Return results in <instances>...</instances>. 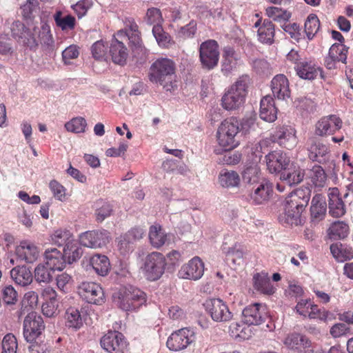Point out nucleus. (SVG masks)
Wrapping results in <instances>:
<instances>
[{"label": "nucleus", "instance_id": "nucleus-1", "mask_svg": "<svg viewBox=\"0 0 353 353\" xmlns=\"http://www.w3.org/2000/svg\"><path fill=\"white\" fill-rule=\"evenodd\" d=\"M310 200V190H296L285 198L283 204V213L280 215V221L290 225L301 223V215Z\"/></svg>", "mask_w": 353, "mask_h": 353}, {"label": "nucleus", "instance_id": "nucleus-2", "mask_svg": "<svg viewBox=\"0 0 353 353\" xmlns=\"http://www.w3.org/2000/svg\"><path fill=\"white\" fill-rule=\"evenodd\" d=\"M175 71L176 65L172 60L159 59L152 64L148 77L153 83L163 86L166 91H171L176 86Z\"/></svg>", "mask_w": 353, "mask_h": 353}, {"label": "nucleus", "instance_id": "nucleus-3", "mask_svg": "<svg viewBox=\"0 0 353 353\" xmlns=\"http://www.w3.org/2000/svg\"><path fill=\"white\" fill-rule=\"evenodd\" d=\"M239 121L234 117L227 119L221 122L216 132L217 142L221 148L214 149L216 154H221L223 151L231 150L239 145Z\"/></svg>", "mask_w": 353, "mask_h": 353}, {"label": "nucleus", "instance_id": "nucleus-4", "mask_svg": "<svg viewBox=\"0 0 353 353\" xmlns=\"http://www.w3.org/2000/svg\"><path fill=\"white\" fill-rule=\"evenodd\" d=\"M250 83L251 79L248 75L239 77L223 96L221 99L223 108L227 110L239 108L245 101Z\"/></svg>", "mask_w": 353, "mask_h": 353}, {"label": "nucleus", "instance_id": "nucleus-5", "mask_svg": "<svg viewBox=\"0 0 353 353\" xmlns=\"http://www.w3.org/2000/svg\"><path fill=\"white\" fill-rule=\"evenodd\" d=\"M165 266L166 261L163 254L161 252H152L143 259L141 269L147 280L154 281L159 279L164 274Z\"/></svg>", "mask_w": 353, "mask_h": 353}, {"label": "nucleus", "instance_id": "nucleus-6", "mask_svg": "<svg viewBox=\"0 0 353 353\" xmlns=\"http://www.w3.org/2000/svg\"><path fill=\"white\" fill-rule=\"evenodd\" d=\"M145 294L141 290L130 288L120 292L118 305L125 311L134 310L145 302Z\"/></svg>", "mask_w": 353, "mask_h": 353}, {"label": "nucleus", "instance_id": "nucleus-7", "mask_svg": "<svg viewBox=\"0 0 353 353\" xmlns=\"http://www.w3.org/2000/svg\"><path fill=\"white\" fill-rule=\"evenodd\" d=\"M199 59L202 67L207 70H212L218 65L219 50L216 41L209 39L201 43Z\"/></svg>", "mask_w": 353, "mask_h": 353}, {"label": "nucleus", "instance_id": "nucleus-8", "mask_svg": "<svg viewBox=\"0 0 353 353\" xmlns=\"http://www.w3.org/2000/svg\"><path fill=\"white\" fill-rule=\"evenodd\" d=\"M205 310L215 322L225 323L231 321L233 314L225 302L220 299H208L204 303Z\"/></svg>", "mask_w": 353, "mask_h": 353}, {"label": "nucleus", "instance_id": "nucleus-9", "mask_svg": "<svg viewBox=\"0 0 353 353\" xmlns=\"http://www.w3.org/2000/svg\"><path fill=\"white\" fill-rule=\"evenodd\" d=\"M77 292L88 303L101 305L105 302L103 288L97 283L83 282L78 286Z\"/></svg>", "mask_w": 353, "mask_h": 353}, {"label": "nucleus", "instance_id": "nucleus-10", "mask_svg": "<svg viewBox=\"0 0 353 353\" xmlns=\"http://www.w3.org/2000/svg\"><path fill=\"white\" fill-rule=\"evenodd\" d=\"M125 24L124 30H119L117 37L121 40H129L133 51L143 52L144 48L137 24L131 19L127 20Z\"/></svg>", "mask_w": 353, "mask_h": 353}, {"label": "nucleus", "instance_id": "nucleus-11", "mask_svg": "<svg viewBox=\"0 0 353 353\" xmlns=\"http://www.w3.org/2000/svg\"><path fill=\"white\" fill-rule=\"evenodd\" d=\"M45 328L43 319L34 312L28 314L23 321V336L28 342L35 340Z\"/></svg>", "mask_w": 353, "mask_h": 353}, {"label": "nucleus", "instance_id": "nucleus-12", "mask_svg": "<svg viewBox=\"0 0 353 353\" xmlns=\"http://www.w3.org/2000/svg\"><path fill=\"white\" fill-rule=\"evenodd\" d=\"M194 333L188 328H182L172 333L167 341V347L172 351L186 348L194 340Z\"/></svg>", "mask_w": 353, "mask_h": 353}, {"label": "nucleus", "instance_id": "nucleus-13", "mask_svg": "<svg viewBox=\"0 0 353 353\" xmlns=\"http://www.w3.org/2000/svg\"><path fill=\"white\" fill-rule=\"evenodd\" d=\"M109 241L110 233L106 230L87 231L79 235L80 243L88 248H102L106 245Z\"/></svg>", "mask_w": 353, "mask_h": 353}, {"label": "nucleus", "instance_id": "nucleus-14", "mask_svg": "<svg viewBox=\"0 0 353 353\" xmlns=\"http://www.w3.org/2000/svg\"><path fill=\"white\" fill-rule=\"evenodd\" d=\"M12 37L23 45L33 48L37 46V40L33 34V30L26 28L23 23L17 21L11 25Z\"/></svg>", "mask_w": 353, "mask_h": 353}, {"label": "nucleus", "instance_id": "nucleus-15", "mask_svg": "<svg viewBox=\"0 0 353 353\" xmlns=\"http://www.w3.org/2000/svg\"><path fill=\"white\" fill-rule=\"evenodd\" d=\"M342 123L341 119L336 115L324 117L316 123L315 133L321 137L333 134L341 128Z\"/></svg>", "mask_w": 353, "mask_h": 353}, {"label": "nucleus", "instance_id": "nucleus-16", "mask_svg": "<svg viewBox=\"0 0 353 353\" xmlns=\"http://www.w3.org/2000/svg\"><path fill=\"white\" fill-rule=\"evenodd\" d=\"M265 318V307L259 303L247 306L242 312L243 321L248 325H260L264 322Z\"/></svg>", "mask_w": 353, "mask_h": 353}, {"label": "nucleus", "instance_id": "nucleus-17", "mask_svg": "<svg viewBox=\"0 0 353 353\" xmlns=\"http://www.w3.org/2000/svg\"><path fill=\"white\" fill-rule=\"evenodd\" d=\"M204 272V264L198 256L192 259L188 263L182 265L179 271V276L185 279L198 280Z\"/></svg>", "mask_w": 353, "mask_h": 353}, {"label": "nucleus", "instance_id": "nucleus-18", "mask_svg": "<svg viewBox=\"0 0 353 353\" xmlns=\"http://www.w3.org/2000/svg\"><path fill=\"white\" fill-rule=\"evenodd\" d=\"M143 230L141 228H132L118 239V249L123 255H126L134 250L135 242L142 239Z\"/></svg>", "mask_w": 353, "mask_h": 353}, {"label": "nucleus", "instance_id": "nucleus-19", "mask_svg": "<svg viewBox=\"0 0 353 353\" xmlns=\"http://www.w3.org/2000/svg\"><path fill=\"white\" fill-rule=\"evenodd\" d=\"M15 253L21 260L28 263H32L38 259L40 251L34 243L29 240H23L16 246Z\"/></svg>", "mask_w": 353, "mask_h": 353}, {"label": "nucleus", "instance_id": "nucleus-20", "mask_svg": "<svg viewBox=\"0 0 353 353\" xmlns=\"http://www.w3.org/2000/svg\"><path fill=\"white\" fill-rule=\"evenodd\" d=\"M327 196L330 214L335 218L343 216L346 212V208L339 195V189L337 188H329Z\"/></svg>", "mask_w": 353, "mask_h": 353}, {"label": "nucleus", "instance_id": "nucleus-21", "mask_svg": "<svg viewBox=\"0 0 353 353\" xmlns=\"http://www.w3.org/2000/svg\"><path fill=\"white\" fill-rule=\"evenodd\" d=\"M267 168L270 173H279L289 165L290 159L280 151H274L265 155Z\"/></svg>", "mask_w": 353, "mask_h": 353}, {"label": "nucleus", "instance_id": "nucleus-22", "mask_svg": "<svg viewBox=\"0 0 353 353\" xmlns=\"http://www.w3.org/2000/svg\"><path fill=\"white\" fill-rule=\"evenodd\" d=\"M307 151L310 159L313 161L322 163L328 159V147L314 138L309 139Z\"/></svg>", "mask_w": 353, "mask_h": 353}, {"label": "nucleus", "instance_id": "nucleus-23", "mask_svg": "<svg viewBox=\"0 0 353 353\" xmlns=\"http://www.w3.org/2000/svg\"><path fill=\"white\" fill-rule=\"evenodd\" d=\"M275 138L280 145L288 149H293L297 144L296 130L291 126L283 125L275 132Z\"/></svg>", "mask_w": 353, "mask_h": 353}, {"label": "nucleus", "instance_id": "nucleus-24", "mask_svg": "<svg viewBox=\"0 0 353 353\" xmlns=\"http://www.w3.org/2000/svg\"><path fill=\"white\" fill-rule=\"evenodd\" d=\"M109 53L114 63L123 65L126 63L128 50L123 44V40L117 37V34L110 43Z\"/></svg>", "mask_w": 353, "mask_h": 353}, {"label": "nucleus", "instance_id": "nucleus-25", "mask_svg": "<svg viewBox=\"0 0 353 353\" xmlns=\"http://www.w3.org/2000/svg\"><path fill=\"white\" fill-rule=\"evenodd\" d=\"M306 179L310 181V185L317 191H321L328 183L327 174L321 166L317 165H314L307 171Z\"/></svg>", "mask_w": 353, "mask_h": 353}, {"label": "nucleus", "instance_id": "nucleus-26", "mask_svg": "<svg viewBox=\"0 0 353 353\" xmlns=\"http://www.w3.org/2000/svg\"><path fill=\"white\" fill-rule=\"evenodd\" d=\"M32 30L33 34H34L37 38V43L39 41L46 50L52 52L54 50V44L50 26L43 23L41 24L40 27L34 26Z\"/></svg>", "mask_w": 353, "mask_h": 353}, {"label": "nucleus", "instance_id": "nucleus-27", "mask_svg": "<svg viewBox=\"0 0 353 353\" xmlns=\"http://www.w3.org/2000/svg\"><path fill=\"white\" fill-rule=\"evenodd\" d=\"M305 175L304 170L301 169L296 163H289V165L281 173L280 179L289 185L300 183Z\"/></svg>", "mask_w": 353, "mask_h": 353}, {"label": "nucleus", "instance_id": "nucleus-28", "mask_svg": "<svg viewBox=\"0 0 353 353\" xmlns=\"http://www.w3.org/2000/svg\"><path fill=\"white\" fill-rule=\"evenodd\" d=\"M272 91L278 99L285 100L290 97L289 81L284 74L276 75L271 81Z\"/></svg>", "mask_w": 353, "mask_h": 353}, {"label": "nucleus", "instance_id": "nucleus-29", "mask_svg": "<svg viewBox=\"0 0 353 353\" xmlns=\"http://www.w3.org/2000/svg\"><path fill=\"white\" fill-rule=\"evenodd\" d=\"M261 19H259L254 24V27L258 28V39L263 43L271 45L274 42L275 34L274 26L272 21L265 19L261 24Z\"/></svg>", "mask_w": 353, "mask_h": 353}, {"label": "nucleus", "instance_id": "nucleus-30", "mask_svg": "<svg viewBox=\"0 0 353 353\" xmlns=\"http://www.w3.org/2000/svg\"><path fill=\"white\" fill-rule=\"evenodd\" d=\"M123 344V334L117 331L108 332L101 339V347L108 352L119 351Z\"/></svg>", "mask_w": 353, "mask_h": 353}, {"label": "nucleus", "instance_id": "nucleus-31", "mask_svg": "<svg viewBox=\"0 0 353 353\" xmlns=\"http://www.w3.org/2000/svg\"><path fill=\"white\" fill-rule=\"evenodd\" d=\"M283 343L289 349L298 352L309 349L312 345L307 337L296 332L288 334L283 340Z\"/></svg>", "mask_w": 353, "mask_h": 353}, {"label": "nucleus", "instance_id": "nucleus-32", "mask_svg": "<svg viewBox=\"0 0 353 353\" xmlns=\"http://www.w3.org/2000/svg\"><path fill=\"white\" fill-rule=\"evenodd\" d=\"M259 115L261 119L268 122H273L276 119L277 108L271 96L267 95L261 100Z\"/></svg>", "mask_w": 353, "mask_h": 353}, {"label": "nucleus", "instance_id": "nucleus-33", "mask_svg": "<svg viewBox=\"0 0 353 353\" xmlns=\"http://www.w3.org/2000/svg\"><path fill=\"white\" fill-rule=\"evenodd\" d=\"M241 63V57L233 48L225 47L223 50L222 72L228 74Z\"/></svg>", "mask_w": 353, "mask_h": 353}, {"label": "nucleus", "instance_id": "nucleus-34", "mask_svg": "<svg viewBox=\"0 0 353 353\" xmlns=\"http://www.w3.org/2000/svg\"><path fill=\"white\" fill-rule=\"evenodd\" d=\"M10 276L16 284L22 287L29 285L33 280L30 270L26 265H18L12 268Z\"/></svg>", "mask_w": 353, "mask_h": 353}, {"label": "nucleus", "instance_id": "nucleus-35", "mask_svg": "<svg viewBox=\"0 0 353 353\" xmlns=\"http://www.w3.org/2000/svg\"><path fill=\"white\" fill-rule=\"evenodd\" d=\"M170 239V234L166 233L159 225H152L149 230V239L151 245L159 248L165 245Z\"/></svg>", "mask_w": 353, "mask_h": 353}, {"label": "nucleus", "instance_id": "nucleus-36", "mask_svg": "<svg viewBox=\"0 0 353 353\" xmlns=\"http://www.w3.org/2000/svg\"><path fill=\"white\" fill-rule=\"evenodd\" d=\"M65 256L56 248L47 250L45 252L46 264L54 270H62L65 267Z\"/></svg>", "mask_w": 353, "mask_h": 353}, {"label": "nucleus", "instance_id": "nucleus-37", "mask_svg": "<svg viewBox=\"0 0 353 353\" xmlns=\"http://www.w3.org/2000/svg\"><path fill=\"white\" fill-rule=\"evenodd\" d=\"M89 264L99 276H104L108 274L110 269L108 258L102 254H94L90 258Z\"/></svg>", "mask_w": 353, "mask_h": 353}, {"label": "nucleus", "instance_id": "nucleus-38", "mask_svg": "<svg viewBox=\"0 0 353 353\" xmlns=\"http://www.w3.org/2000/svg\"><path fill=\"white\" fill-rule=\"evenodd\" d=\"M253 280L254 287L257 291L268 295L274 293L275 289L272 286L267 273H257L254 276Z\"/></svg>", "mask_w": 353, "mask_h": 353}, {"label": "nucleus", "instance_id": "nucleus-39", "mask_svg": "<svg viewBox=\"0 0 353 353\" xmlns=\"http://www.w3.org/2000/svg\"><path fill=\"white\" fill-rule=\"evenodd\" d=\"M253 188L254 192L251 194V199L254 203L262 204L268 200L272 192V187L267 181L263 179L256 187Z\"/></svg>", "mask_w": 353, "mask_h": 353}, {"label": "nucleus", "instance_id": "nucleus-40", "mask_svg": "<svg viewBox=\"0 0 353 353\" xmlns=\"http://www.w3.org/2000/svg\"><path fill=\"white\" fill-rule=\"evenodd\" d=\"M296 74L304 79H314L319 74V68L312 61L304 59L297 66H294Z\"/></svg>", "mask_w": 353, "mask_h": 353}, {"label": "nucleus", "instance_id": "nucleus-41", "mask_svg": "<svg viewBox=\"0 0 353 353\" xmlns=\"http://www.w3.org/2000/svg\"><path fill=\"white\" fill-rule=\"evenodd\" d=\"M349 234V226L342 221L333 222L327 230V234L330 239L333 240L343 239Z\"/></svg>", "mask_w": 353, "mask_h": 353}, {"label": "nucleus", "instance_id": "nucleus-42", "mask_svg": "<svg viewBox=\"0 0 353 353\" xmlns=\"http://www.w3.org/2000/svg\"><path fill=\"white\" fill-rule=\"evenodd\" d=\"M312 217L318 220L322 219L327 211L325 199L321 194L315 195L312 200L311 205Z\"/></svg>", "mask_w": 353, "mask_h": 353}, {"label": "nucleus", "instance_id": "nucleus-43", "mask_svg": "<svg viewBox=\"0 0 353 353\" xmlns=\"http://www.w3.org/2000/svg\"><path fill=\"white\" fill-rule=\"evenodd\" d=\"M240 181L239 174L233 170H223L219 175V182L224 188L237 187Z\"/></svg>", "mask_w": 353, "mask_h": 353}, {"label": "nucleus", "instance_id": "nucleus-44", "mask_svg": "<svg viewBox=\"0 0 353 353\" xmlns=\"http://www.w3.org/2000/svg\"><path fill=\"white\" fill-rule=\"evenodd\" d=\"M330 251L338 261L343 262L353 258V250L342 244L331 245Z\"/></svg>", "mask_w": 353, "mask_h": 353}, {"label": "nucleus", "instance_id": "nucleus-45", "mask_svg": "<svg viewBox=\"0 0 353 353\" xmlns=\"http://www.w3.org/2000/svg\"><path fill=\"white\" fill-rule=\"evenodd\" d=\"M54 270L47 264H39L34 269V278L39 283H48L52 280Z\"/></svg>", "mask_w": 353, "mask_h": 353}, {"label": "nucleus", "instance_id": "nucleus-46", "mask_svg": "<svg viewBox=\"0 0 353 353\" xmlns=\"http://www.w3.org/2000/svg\"><path fill=\"white\" fill-rule=\"evenodd\" d=\"M66 325L74 329H79L83 325V321L78 309L69 307L65 314Z\"/></svg>", "mask_w": 353, "mask_h": 353}, {"label": "nucleus", "instance_id": "nucleus-47", "mask_svg": "<svg viewBox=\"0 0 353 353\" xmlns=\"http://www.w3.org/2000/svg\"><path fill=\"white\" fill-rule=\"evenodd\" d=\"M243 181L250 185H258L263 179L261 178L260 169L257 165L247 168L243 173Z\"/></svg>", "mask_w": 353, "mask_h": 353}, {"label": "nucleus", "instance_id": "nucleus-48", "mask_svg": "<svg viewBox=\"0 0 353 353\" xmlns=\"http://www.w3.org/2000/svg\"><path fill=\"white\" fill-rule=\"evenodd\" d=\"M54 19L57 26L62 30H72L75 26V18L70 14L62 16L61 11L56 12Z\"/></svg>", "mask_w": 353, "mask_h": 353}, {"label": "nucleus", "instance_id": "nucleus-49", "mask_svg": "<svg viewBox=\"0 0 353 353\" xmlns=\"http://www.w3.org/2000/svg\"><path fill=\"white\" fill-rule=\"evenodd\" d=\"M320 28V22L317 16L310 14L305 22V33L309 40L312 39Z\"/></svg>", "mask_w": 353, "mask_h": 353}, {"label": "nucleus", "instance_id": "nucleus-50", "mask_svg": "<svg viewBox=\"0 0 353 353\" xmlns=\"http://www.w3.org/2000/svg\"><path fill=\"white\" fill-rule=\"evenodd\" d=\"M266 14L276 22L288 21L291 17V13L285 10L277 7H268L266 8Z\"/></svg>", "mask_w": 353, "mask_h": 353}, {"label": "nucleus", "instance_id": "nucleus-51", "mask_svg": "<svg viewBox=\"0 0 353 353\" xmlns=\"http://www.w3.org/2000/svg\"><path fill=\"white\" fill-rule=\"evenodd\" d=\"M86 127L87 121L81 117H74L65 124L67 131L76 134L84 132Z\"/></svg>", "mask_w": 353, "mask_h": 353}, {"label": "nucleus", "instance_id": "nucleus-52", "mask_svg": "<svg viewBox=\"0 0 353 353\" xmlns=\"http://www.w3.org/2000/svg\"><path fill=\"white\" fill-rule=\"evenodd\" d=\"M74 240L72 234L66 230H57L52 235V241L59 246H67V244L72 243Z\"/></svg>", "mask_w": 353, "mask_h": 353}, {"label": "nucleus", "instance_id": "nucleus-53", "mask_svg": "<svg viewBox=\"0 0 353 353\" xmlns=\"http://www.w3.org/2000/svg\"><path fill=\"white\" fill-rule=\"evenodd\" d=\"M63 254L69 263H72L79 259L82 254V250L79 247L77 242L74 240L72 243L67 244L63 248Z\"/></svg>", "mask_w": 353, "mask_h": 353}, {"label": "nucleus", "instance_id": "nucleus-54", "mask_svg": "<svg viewBox=\"0 0 353 353\" xmlns=\"http://www.w3.org/2000/svg\"><path fill=\"white\" fill-rule=\"evenodd\" d=\"M196 30V22L194 20H192L188 24L179 28V30L176 32V38L180 41L191 39L195 35Z\"/></svg>", "mask_w": 353, "mask_h": 353}, {"label": "nucleus", "instance_id": "nucleus-55", "mask_svg": "<svg viewBox=\"0 0 353 353\" xmlns=\"http://www.w3.org/2000/svg\"><path fill=\"white\" fill-rule=\"evenodd\" d=\"M347 48L342 43L333 44L330 50L328 55L331 57L337 59L343 63H346Z\"/></svg>", "mask_w": 353, "mask_h": 353}, {"label": "nucleus", "instance_id": "nucleus-56", "mask_svg": "<svg viewBox=\"0 0 353 353\" xmlns=\"http://www.w3.org/2000/svg\"><path fill=\"white\" fill-rule=\"evenodd\" d=\"M152 34L160 46L168 47L171 41V37L165 32L161 25H154L152 28Z\"/></svg>", "mask_w": 353, "mask_h": 353}, {"label": "nucleus", "instance_id": "nucleus-57", "mask_svg": "<svg viewBox=\"0 0 353 353\" xmlns=\"http://www.w3.org/2000/svg\"><path fill=\"white\" fill-rule=\"evenodd\" d=\"M18 343L12 334H7L1 343V353H17Z\"/></svg>", "mask_w": 353, "mask_h": 353}, {"label": "nucleus", "instance_id": "nucleus-58", "mask_svg": "<svg viewBox=\"0 0 353 353\" xmlns=\"http://www.w3.org/2000/svg\"><path fill=\"white\" fill-rule=\"evenodd\" d=\"M2 299L5 304L14 305L18 301V293L12 285H6L2 290Z\"/></svg>", "mask_w": 353, "mask_h": 353}, {"label": "nucleus", "instance_id": "nucleus-59", "mask_svg": "<svg viewBox=\"0 0 353 353\" xmlns=\"http://www.w3.org/2000/svg\"><path fill=\"white\" fill-rule=\"evenodd\" d=\"M283 30L290 34V37L299 42L303 37L301 28L296 23H284L282 26Z\"/></svg>", "mask_w": 353, "mask_h": 353}, {"label": "nucleus", "instance_id": "nucleus-60", "mask_svg": "<svg viewBox=\"0 0 353 353\" xmlns=\"http://www.w3.org/2000/svg\"><path fill=\"white\" fill-rule=\"evenodd\" d=\"M146 21L149 25H161L163 18L160 10L155 8H149L146 13Z\"/></svg>", "mask_w": 353, "mask_h": 353}, {"label": "nucleus", "instance_id": "nucleus-61", "mask_svg": "<svg viewBox=\"0 0 353 353\" xmlns=\"http://www.w3.org/2000/svg\"><path fill=\"white\" fill-rule=\"evenodd\" d=\"M92 54L97 60L105 59L106 54V47L102 41H98L92 46Z\"/></svg>", "mask_w": 353, "mask_h": 353}, {"label": "nucleus", "instance_id": "nucleus-62", "mask_svg": "<svg viewBox=\"0 0 353 353\" xmlns=\"http://www.w3.org/2000/svg\"><path fill=\"white\" fill-rule=\"evenodd\" d=\"M350 332V327L343 323H336L330 330V334L334 338H339Z\"/></svg>", "mask_w": 353, "mask_h": 353}, {"label": "nucleus", "instance_id": "nucleus-63", "mask_svg": "<svg viewBox=\"0 0 353 353\" xmlns=\"http://www.w3.org/2000/svg\"><path fill=\"white\" fill-rule=\"evenodd\" d=\"M91 6L92 2L90 0H83L77 3L72 6V8L78 17L81 19L85 15Z\"/></svg>", "mask_w": 353, "mask_h": 353}, {"label": "nucleus", "instance_id": "nucleus-64", "mask_svg": "<svg viewBox=\"0 0 353 353\" xmlns=\"http://www.w3.org/2000/svg\"><path fill=\"white\" fill-rule=\"evenodd\" d=\"M30 353H50L49 346L43 342H30L28 347Z\"/></svg>", "mask_w": 353, "mask_h": 353}]
</instances>
